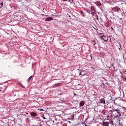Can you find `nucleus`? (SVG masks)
I'll return each instance as SVG.
<instances>
[{"mask_svg":"<svg viewBox=\"0 0 126 126\" xmlns=\"http://www.w3.org/2000/svg\"><path fill=\"white\" fill-rule=\"evenodd\" d=\"M111 65H112V66L113 67V68L114 69H115V66H114V64H113V63H110Z\"/></svg>","mask_w":126,"mask_h":126,"instance_id":"27","label":"nucleus"},{"mask_svg":"<svg viewBox=\"0 0 126 126\" xmlns=\"http://www.w3.org/2000/svg\"><path fill=\"white\" fill-rule=\"evenodd\" d=\"M63 1H67V0H63Z\"/></svg>","mask_w":126,"mask_h":126,"instance_id":"32","label":"nucleus"},{"mask_svg":"<svg viewBox=\"0 0 126 126\" xmlns=\"http://www.w3.org/2000/svg\"><path fill=\"white\" fill-rule=\"evenodd\" d=\"M111 9L113 12H120V11H121V8L120 7H119V6L113 7L111 8Z\"/></svg>","mask_w":126,"mask_h":126,"instance_id":"3","label":"nucleus"},{"mask_svg":"<svg viewBox=\"0 0 126 126\" xmlns=\"http://www.w3.org/2000/svg\"><path fill=\"white\" fill-rule=\"evenodd\" d=\"M100 38L104 40V42L108 41V37L106 35H102L100 36Z\"/></svg>","mask_w":126,"mask_h":126,"instance_id":"7","label":"nucleus"},{"mask_svg":"<svg viewBox=\"0 0 126 126\" xmlns=\"http://www.w3.org/2000/svg\"><path fill=\"white\" fill-rule=\"evenodd\" d=\"M58 84H59V83L55 84L53 85L52 86V87H54V88L58 87Z\"/></svg>","mask_w":126,"mask_h":126,"instance_id":"21","label":"nucleus"},{"mask_svg":"<svg viewBox=\"0 0 126 126\" xmlns=\"http://www.w3.org/2000/svg\"><path fill=\"white\" fill-rule=\"evenodd\" d=\"M111 29L112 30H113V31H115V30H114V28H113V26L111 27Z\"/></svg>","mask_w":126,"mask_h":126,"instance_id":"30","label":"nucleus"},{"mask_svg":"<svg viewBox=\"0 0 126 126\" xmlns=\"http://www.w3.org/2000/svg\"><path fill=\"white\" fill-rule=\"evenodd\" d=\"M92 43H93V45H94V46H95V45H96V42H95V40H93Z\"/></svg>","mask_w":126,"mask_h":126,"instance_id":"22","label":"nucleus"},{"mask_svg":"<svg viewBox=\"0 0 126 126\" xmlns=\"http://www.w3.org/2000/svg\"><path fill=\"white\" fill-rule=\"evenodd\" d=\"M80 14L82 16H85V13L83 11H80Z\"/></svg>","mask_w":126,"mask_h":126,"instance_id":"16","label":"nucleus"},{"mask_svg":"<svg viewBox=\"0 0 126 126\" xmlns=\"http://www.w3.org/2000/svg\"><path fill=\"white\" fill-rule=\"evenodd\" d=\"M109 38L110 39V43H112V41H115V37H113V36H109Z\"/></svg>","mask_w":126,"mask_h":126,"instance_id":"8","label":"nucleus"},{"mask_svg":"<svg viewBox=\"0 0 126 126\" xmlns=\"http://www.w3.org/2000/svg\"><path fill=\"white\" fill-rule=\"evenodd\" d=\"M102 126H109V122H103L102 124Z\"/></svg>","mask_w":126,"mask_h":126,"instance_id":"10","label":"nucleus"},{"mask_svg":"<svg viewBox=\"0 0 126 126\" xmlns=\"http://www.w3.org/2000/svg\"><path fill=\"white\" fill-rule=\"evenodd\" d=\"M38 110L39 111H44L43 109H38Z\"/></svg>","mask_w":126,"mask_h":126,"instance_id":"29","label":"nucleus"},{"mask_svg":"<svg viewBox=\"0 0 126 126\" xmlns=\"http://www.w3.org/2000/svg\"><path fill=\"white\" fill-rule=\"evenodd\" d=\"M122 78H123V79H124V80H126V76H122Z\"/></svg>","mask_w":126,"mask_h":126,"instance_id":"25","label":"nucleus"},{"mask_svg":"<svg viewBox=\"0 0 126 126\" xmlns=\"http://www.w3.org/2000/svg\"><path fill=\"white\" fill-rule=\"evenodd\" d=\"M84 101H81L79 103L80 107H83V106H84Z\"/></svg>","mask_w":126,"mask_h":126,"instance_id":"12","label":"nucleus"},{"mask_svg":"<svg viewBox=\"0 0 126 126\" xmlns=\"http://www.w3.org/2000/svg\"><path fill=\"white\" fill-rule=\"evenodd\" d=\"M101 114L102 116H107L108 115V110L104 109L102 111Z\"/></svg>","mask_w":126,"mask_h":126,"instance_id":"6","label":"nucleus"},{"mask_svg":"<svg viewBox=\"0 0 126 126\" xmlns=\"http://www.w3.org/2000/svg\"><path fill=\"white\" fill-rule=\"evenodd\" d=\"M3 1H2V2L0 3V8H1V7H2V6H3Z\"/></svg>","mask_w":126,"mask_h":126,"instance_id":"19","label":"nucleus"},{"mask_svg":"<svg viewBox=\"0 0 126 126\" xmlns=\"http://www.w3.org/2000/svg\"><path fill=\"white\" fill-rule=\"evenodd\" d=\"M68 1L69 2H70V3H72V1H73V0H68Z\"/></svg>","mask_w":126,"mask_h":126,"instance_id":"26","label":"nucleus"},{"mask_svg":"<svg viewBox=\"0 0 126 126\" xmlns=\"http://www.w3.org/2000/svg\"><path fill=\"white\" fill-rule=\"evenodd\" d=\"M95 4L97 6H100L101 5V2L100 1H97L95 2Z\"/></svg>","mask_w":126,"mask_h":126,"instance_id":"13","label":"nucleus"},{"mask_svg":"<svg viewBox=\"0 0 126 126\" xmlns=\"http://www.w3.org/2000/svg\"><path fill=\"white\" fill-rule=\"evenodd\" d=\"M46 16H48V15H46Z\"/></svg>","mask_w":126,"mask_h":126,"instance_id":"37","label":"nucleus"},{"mask_svg":"<svg viewBox=\"0 0 126 126\" xmlns=\"http://www.w3.org/2000/svg\"><path fill=\"white\" fill-rule=\"evenodd\" d=\"M103 85H105V84H104V83H102Z\"/></svg>","mask_w":126,"mask_h":126,"instance_id":"34","label":"nucleus"},{"mask_svg":"<svg viewBox=\"0 0 126 126\" xmlns=\"http://www.w3.org/2000/svg\"><path fill=\"white\" fill-rule=\"evenodd\" d=\"M90 9L92 15L94 16V15L97 13V12L96 10H95V7L94 6H92L91 7H90Z\"/></svg>","mask_w":126,"mask_h":126,"instance_id":"2","label":"nucleus"},{"mask_svg":"<svg viewBox=\"0 0 126 126\" xmlns=\"http://www.w3.org/2000/svg\"><path fill=\"white\" fill-rule=\"evenodd\" d=\"M86 12H87V13H90L91 12L90 9H87Z\"/></svg>","mask_w":126,"mask_h":126,"instance_id":"23","label":"nucleus"},{"mask_svg":"<svg viewBox=\"0 0 126 126\" xmlns=\"http://www.w3.org/2000/svg\"><path fill=\"white\" fill-rule=\"evenodd\" d=\"M69 17H70V16H69Z\"/></svg>","mask_w":126,"mask_h":126,"instance_id":"35","label":"nucleus"},{"mask_svg":"<svg viewBox=\"0 0 126 126\" xmlns=\"http://www.w3.org/2000/svg\"><path fill=\"white\" fill-rule=\"evenodd\" d=\"M16 17H18V15L17 14V15H16Z\"/></svg>","mask_w":126,"mask_h":126,"instance_id":"33","label":"nucleus"},{"mask_svg":"<svg viewBox=\"0 0 126 126\" xmlns=\"http://www.w3.org/2000/svg\"><path fill=\"white\" fill-rule=\"evenodd\" d=\"M112 115L114 116L115 118H118V117H121V110L120 108L116 109V108H113L112 111H111Z\"/></svg>","mask_w":126,"mask_h":126,"instance_id":"1","label":"nucleus"},{"mask_svg":"<svg viewBox=\"0 0 126 126\" xmlns=\"http://www.w3.org/2000/svg\"><path fill=\"white\" fill-rule=\"evenodd\" d=\"M79 70V75H82V76H83L84 75H86V74H87V72L86 71L84 70Z\"/></svg>","mask_w":126,"mask_h":126,"instance_id":"4","label":"nucleus"},{"mask_svg":"<svg viewBox=\"0 0 126 126\" xmlns=\"http://www.w3.org/2000/svg\"><path fill=\"white\" fill-rule=\"evenodd\" d=\"M74 95L75 96H77V94H74Z\"/></svg>","mask_w":126,"mask_h":126,"instance_id":"31","label":"nucleus"},{"mask_svg":"<svg viewBox=\"0 0 126 126\" xmlns=\"http://www.w3.org/2000/svg\"><path fill=\"white\" fill-rule=\"evenodd\" d=\"M105 99L106 100H105V105H109V104H110V103H111L110 100H107V97H105Z\"/></svg>","mask_w":126,"mask_h":126,"instance_id":"14","label":"nucleus"},{"mask_svg":"<svg viewBox=\"0 0 126 126\" xmlns=\"http://www.w3.org/2000/svg\"><path fill=\"white\" fill-rule=\"evenodd\" d=\"M119 44L120 46V47L119 48V50H121V48H122V46L121 45V42H119Z\"/></svg>","mask_w":126,"mask_h":126,"instance_id":"24","label":"nucleus"},{"mask_svg":"<svg viewBox=\"0 0 126 126\" xmlns=\"http://www.w3.org/2000/svg\"><path fill=\"white\" fill-rule=\"evenodd\" d=\"M52 20H53V17H52L45 18V21H52Z\"/></svg>","mask_w":126,"mask_h":126,"instance_id":"9","label":"nucleus"},{"mask_svg":"<svg viewBox=\"0 0 126 126\" xmlns=\"http://www.w3.org/2000/svg\"><path fill=\"white\" fill-rule=\"evenodd\" d=\"M32 77H33V76H31L28 79V81L29 82H30V80L32 79Z\"/></svg>","mask_w":126,"mask_h":126,"instance_id":"17","label":"nucleus"},{"mask_svg":"<svg viewBox=\"0 0 126 126\" xmlns=\"http://www.w3.org/2000/svg\"><path fill=\"white\" fill-rule=\"evenodd\" d=\"M94 16H95V18H96V19L97 20H99V18H98V16L96 14H94Z\"/></svg>","mask_w":126,"mask_h":126,"instance_id":"20","label":"nucleus"},{"mask_svg":"<svg viewBox=\"0 0 126 126\" xmlns=\"http://www.w3.org/2000/svg\"><path fill=\"white\" fill-rule=\"evenodd\" d=\"M76 101H77V102H78V100H77Z\"/></svg>","mask_w":126,"mask_h":126,"instance_id":"36","label":"nucleus"},{"mask_svg":"<svg viewBox=\"0 0 126 126\" xmlns=\"http://www.w3.org/2000/svg\"><path fill=\"white\" fill-rule=\"evenodd\" d=\"M20 18L21 19V21H24V18L23 17V16H20Z\"/></svg>","mask_w":126,"mask_h":126,"instance_id":"18","label":"nucleus"},{"mask_svg":"<svg viewBox=\"0 0 126 126\" xmlns=\"http://www.w3.org/2000/svg\"><path fill=\"white\" fill-rule=\"evenodd\" d=\"M105 99H106V97L101 98L100 99H99L98 103H99V104H104V105H106V100Z\"/></svg>","mask_w":126,"mask_h":126,"instance_id":"5","label":"nucleus"},{"mask_svg":"<svg viewBox=\"0 0 126 126\" xmlns=\"http://www.w3.org/2000/svg\"><path fill=\"white\" fill-rule=\"evenodd\" d=\"M30 114L32 117H36V116H37V114L34 112H31Z\"/></svg>","mask_w":126,"mask_h":126,"instance_id":"11","label":"nucleus"},{"mask_svg":"<svg viewBox=\"0 0 126 126\" xmlns=\"http://www.w3.org/2000/svg\"><path fill=\"white\" fill-rule=\"evenodd\" d=\"M34 120H35V121H39L40 120V117L38 116V117H35L34 118Z\"/></svg>","mask_w":126,"mask_h":126,"instance_id":"15","label":"nucleus"},{"mask_svg":"<svg viewBox=\"0 0 126 126\" xmlns=\"http://www.w3.org/2000/svg\"><path fill=\"white\" fill-rule=\"evenodd\" d=\"M42 118L44 120H46V117H45V115H43Z\"/></svg>","mask_w":126,"mask_h":126,"instance_id":"28","label":"nucleus"}]
</instances>
